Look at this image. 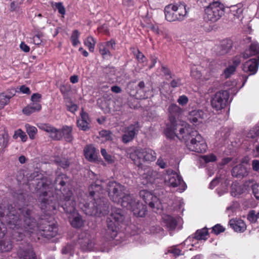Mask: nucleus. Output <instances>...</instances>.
Returning <instances> with one entry per match:
<instances>
[{"instance_id":"69168bd1","label":"nucleus","mask_w":259,"mask_h":259,"mask_svg":"<svg viewBox=\"0 0 259 259\" xmlns=\"http://www.w3.org/2000/svg\"><path fill=\"white\" fill-rule=\"evenodd\" d=\"M99 52L103 58H105L107 56H111L112 55L109 50L104 46L100 47Z\"/></svg>"},{"instance_id":"7c9ffc66","label":"nucleus","mask_w":259,"mask_h":259,"mask_svg":"<svg viewBox=\"0 0 259 259\" xmlns=\"http://www.w3.org/2000/svg\"><path fill=\"white\" fill-rule=\"evenodd\" d=\"M84 155L90 161H94L97 159V154L96 148L92 145H87L83 150Z\"/></svg>"},{"instance_id":"774afa93","label":"nucleus","mask_w":259,"mask_h":259,"mask_svg":"<svg viewBox=\"0 0 259 259\" xmlns=\"http://www.w3.org/2000/svg\"><path fill=\"white\" fill-rule=\"evenodd\" d=\"M252 190L254 197L257 200H259V183L253 185Z\"/></svg>"},{"instance_id":"c85d7f7f","label":"nucleus","mask_w":259,"mask_h":259,"mask_svg":"<svg viewBox=\"0 0 259 259\" xmlns=\"http://www.w3.org/2000/svg\"><path fill=\"white\" fill-rule=\"evenodd\" d=\"M241 58L240 55L236 56L228 62V78L235 72L237 67L241 63Z\"/></svg>"},{"instance_id":"7ed1b4c3","label":"nucleus","mask_w":259,"mask_h":259,"mask_svg":"<svg viewBox=\"0 0 259 259\" xmlns=\"http://www.w3.org/2000/svg\"><path fill=\"white\" fill-rule=\"evenodd\" d=\"M180 134L182 135V141L190 151L200 153L206 151L207 145L197 131L185 126L180 128Z\"/></svg>"},{"instance_id":"412c9836","label":"nucleus","mask_w":259,"mask_h":259,"mask_svg":"<svg viewBox=\"0 0 259 259\" xmlns=\"http://www.w3.org/2000/svg\"><path fill=\"white\" fill-rule=\"evenodd\" d=\"M102 181H96L93 183L89 187V191L90 196L92 197L99 198L102 197L100 194L104 191L103 186L102 185Z\"/></svg>"},{"instance_id":"f704fd0d","label":"nucleus","mask_w":259,"mask_h":259,"mask_svg":"<svg viewBox=\"0 0 259 259\" xmlns=\"http://www.w3.org/2000/svg\"><path fill=\"white\" fill-rule=\"evenodd\" d=\"M41 109V106L39 103H32L24 107L22 112L26 115H30L35 112L40 111Z\"/></svg>"},{"instance_id":"864d4df0","label":"nucleus","mask_w":259,"mask_h":259,"mask_svg":"<svg viewBox=\"0 0 259 259\" xmlns=\"http://www.w3.org/2000/svg\"><path fill=\"white\" fill-rule=\"evenodd\" d=\"M102 68L103 72L108 75H114L116 72V69L113 66L110 65L102 66Z\"/></svg>"},{"instance_id":"0e129e2a","label":"nucleus","mask_w":259,"mask_h":259,"mask_svg":"<svg viewBox=\"0 0 259 259\" xmlns=\"http://www.w3.org/2000/svg\"><path fill=\"white\" fill-rule=\"evenodd\" d=\"M60 90L61 94L65 97L67 96L68 93L71 91V88L69 85L63 84L60 86Z\"/></svg>"},{"instance_id":"f3484780","label":"nucleus","mask_w":259,"mask_h":259,"mask_svg":"<svg viewBox=\"0 0 259 259\" xmlns=\"http://www.w3.org/2000/svg\"><path fill=\"white\" fill-rule=\"evenodd\" d=\"M181 127L185 126L178 123H170V124L167 125L165 131L166 136L170 139H173L176 136L182 141V135L180 134V130Z\"/></svg>"},{"instance_id":"603ef678","label":"nucleus","mask_w":259,"mask_h":259,"mask_svg":"<svg viewBox=\"0 0 259 259\" xmlns=\"http://www.w3.org/2000/svg\"><path fill=\"white\" fill-rule=\"evenodd\" d=\"M79 35L80 33L77 30H74L72 32V34L70 37V39L71 40L72 45L74 47L76 46L78 44L80 43L78 40Z\"/></svg>"},{"instance_id":"39448f33","label":"nucleus","mask_w":259,"mask_h":259,"mask_svg":"<svg viewBox=\"0 0 259 259\" xmlns=\"http://www.w3.org/2000/svg\"><path fill=\"white\" fill-rule=\"evenodd\" d=\"M125 219L123 211L118 208H114L109 216L107 218V237L114 239L119 230V227Z\"/></svg>"},{"instance_id":"58836bf2","label":"nucleus","mask_w":259,"mask_h":259,"mask_svg":"<svg viewBox=\"0 0 259 259\" xmlns=\"http://www.w3.org/2000/svg\"><path fill=\"white\" fill-rule=\"evenodd\" d=\"M13 247V242L8 239L3 240H0V251L8 252L11 250Z\"/></svg>"},{"instance_id":"bf43d9fd","label":"nucleus","mask_w":259,"mask_h":259,"mask_svg":"<svg viewBox=\"0 0 259 259\" xmlns=\"http://www.w3.org/2000/svg\"><path fill=\"white\" fill-rule=\"evenodd\" d=\"M218 1H214V0H203L200 1V4H201V6L204 8V13L205 12V10H206L208 7L212 6V4L214 3H217Z\"/></svg>"},{"instance_id":"393cba45","label":"nucleus","mask_w":259,"mask_h":259,"mask_svg":"<svg viewBox=\"0 0 259 259\" xmlns=\"http://www.w3.org/2000/svg\"><path fill=\"white\" fill-rule=\"evenodd\" d=\"M204 113L200 109L193 110L189 112L188 118L193 124L200 122L204 118Z\"/></svg>"},{"instance_id":"9b49d317","label":"nucleus","mask_w":259,"mask_h":259,"mask_svg":"<svg viewBox=\"0 0 259 259\" xmlns=\"http://www.w3.org/2000/svg\"><path fill=\"white\" fill-rule=\"evenodd\" d=\"M227 91H219L212 97L211 105L217 111L221 110L226 106Z\"/></svg>"},{"instance_id":"4d7b16f0","label":"nucleus","mask_w":259,"mask_h":259,"mask_svg":"<svg viewBox=\"0 0 259 259\" xmlns=\"http://www.w3.org/2000/svg\"><path fill=\"white\" fill-rule=\"evenodd\" d=\"M211 229V233L217 235L220 234L221 233L225 232L226 230L225 228L219 224L214 226Z\"/></svg>"},{"instance_id":"f03ea898","label":"nucleus","mask_w":259,"mask_h":259,"mask_svg":"<svg viewBox=\"0 0 259 259\" xmlns=\"http://www.w3.org/2000/svg\"><path fill=\"white\" fill-rule=\"evenodd\" d=\"M23 215V227L29 233L37 232L42 236L50 238L55 237L58 231L57 222L53 216H44L37 222L33 206H26L21 209Z\"/></svg>"},{"instance_id":"a18cd8bd","label":"nucleus","mask_w":259,"mask_h":259,"mask_svg":"<svg viewBox=\"0 0 259 259\" xmlns=\"http://www.w3.org/2000/svg\"><path fill=\"white\" fill-rule=\"evenodd\" d=\"M186 5L185 3H181L179 5V8L178 10L179 13V16L178 19V21H181L184 19L185 16L187 13V11L186 10Z\"/></svg>"},{"instance_id":"09e8293b","label":"nucleus","mask_w":259,"mask_h":259,"mask_svg":"<svg viewBox=\"0 0 259 259\" xmlns=\"http://www.w3.org/2000/svg\"><path fill=\"white\" fill-rule=\"evenodd\" d=\"M25 127L26 128V132L29 135L30 139L32 140L34 139L35 138V135H36L37 131V128L35 127L31 126L28 124H26L25 125Z\"/></svg>"},{"instance_id":"4468645a","label":"nucleus","mask_w":259,"mask_h":259,"mask_svg":"<svg viewBox=\"0 0 259 259\" xmlns=\"http://www.w3.org/2000/svg\"><path fill=\"white\" fill-rule=\"evenodd\" d=\"M139 196L143 200L146 205H148L152 209H158L159 199L151 192L146 190H142L139 192Z\"/></svg>"},{"instance_id":"338daca9","label":"nucleus","mask_w":259,"mask_h":259,"mask_svg":"<svg viewBox=\"0 0 259 259\" xmlns=\"http://www.w3.org/2000/svg\"><path fill=\"white\" fill-rule=\"evenodd\" d=\"M188 98L185 95L180 96L178 100V103L181 106L186 105L188 102Z\"/></svg>"},{"instance_id":"e2e57ef3","label":"nucleus","mask_w":259,"mask_h":259,"mask_svg":"<svg viewBox=\"0 0 259 259\" xmlns=\"http://www.w3.org/2000/svg\"><path fill=\"white\" fill-rule=\"evenodd\" d=\"M101 153L106 161L109 163L113 162L114 160L112 159V156L107 153L105 149H101Z\"/></svg>"},{"instance_id":"680f3d73","label":"nucleus","mask_w":259,"mask_h":259,"mask_svg":"<svg viewBox=\"0 0 259 259\" xmlns=\"http://www.w3.org/2000/svg\"><path fill=\"white\" fill-rule=\"evenodd\" d=\"M230 8H231V9L230 10L231 12L229 14V16L232 15L233 16L238 17L239 15L242 12V10L241 8H239L235 6H231Z\"/></svg>"},{"instance_id":"6ab92c4d","label":"nucleus","mask_w":259,"mask_h":259,"mask_svg":"<svg viewBox=\"0 0 259 259\" xmlns=\"http://www.w3.org/2000/svg\"><path fill=\"white\" fill-rule=\"evenodd\" d=\"M167 185L172 187L181 186V190L184 191L187 188L186 184L183 181L182 178L177 172L171 174L168 176V179L166 181Z\"/></svg>"},{"instance_id":"a19ab883","label":"nucleus","mask_w":259,"mask_h":259,"mask_svg":"<svg viewBox=\"0 0 259 259\" xmlns=\"http://www.w3.org/2000/svg\"><path fill=\"white\" fill-rule=\"evenodd\" d=\"M207 236H209L208 229L205 227L202 229L197 230L193 238L197 240H206L208 238Z\"/></svg>"},{"instance_id":"4c0bfd02","label":"nucleus","mask_w":259,"mask_h":259,"mask_svg":"<svg viewBox=\"0 0 259 259\" xmlns=\"http://www.w3.org/2000/svg\"><path fill=\"white\" fill-rule=\"evenodd\" d=\"M54 162L58 166H60L63 169L68 168L70 164L67 158L59 156H55Z\"/></svg>"},{"instance_id":"5701e85b","label":"nucleus","mask_w":259,"mask_h":259,"mask_svg":"<svg viewBox=\"0 0 259 259\" xmlns=\"http://www.w3.org/2000/svg\"><path fill=\"white\" fill-rule=\"evenodd\" d=\"M133 212V214L137 217H143L145 216L147 211V206L146 204H143L139 201H136L132 205L131 208H129Z\"/></svg>"},{"instance_id":"f257e3e1","label":"nucleus","mask_w":259,"mask_h":259,"mask_svg":"<svg viewBox=\"0 0 259 259\" xmlns=\"http://www.w3.org/2000/svg\"><path fill=\"white\" fill-rule=\"evenodd\" d=\"M38 193V203L40 208L45 212L52 211L61 208L68 214H74L77 211L76 202L72 196V192L68 190L66 193L63 192L59 199L54 194L52 184L46 178H42L36 184Z\"/></svg>"},{"instance_id":"f8f14e48","label":"nucleus","mask_w":259,"mask_h":259,"mask_svg":"<svg viewBox=\"0 0 259 259\" xmlns=\"http://www.w3.org/2000/svg\"><path fill=\"white\" fill-rule=\"evenodd\" d=\"M259 65V56L257 58H252L245 62L242 65V70L248 74V76L244 75L243 76L245 80L243 83L244 84L247 81L248 76L255 74L258 69Z\"/></svg>"},{"instance_id":"49530a36","label":"nucleus","mask_w":259,"mask_h":259,"mask_svg":"<svg viewBox=\"0 0 259 259\" xmlns=\"http://www.w3.org/2000/svg\"><path fill=\"white\" fill-rule=\"evenodd\" d=\"M142 178L146 181L145 184L152 183L154 180L152 177V171L150 169L145 170L142 175Z\"/></svg>"},{"instance_id":"e433bc0d","label":"nucleus","mask_w":259,"mask_h":259,"mask_svg":"<svg viewBox=\"0 0 259 259\" xmlns=\"http://www.w3.org/2000/svg\"><path fill=\"white\" fill-rule=\"evenodd\" d=\"M136 80L131 81L127 83L126 91L131 96L138 98V95L139 93V90L137 89V85L135 84Z\"/></svg>"},{"instance_id":"79ce46f5","label":"nucleus","mask_w":259,"mask_h":259,"mask_svg":"<svg viewBox=\"0 0 259 259\" xmlns=\"http://www.w3.org/2000/svg\"><path fill=\"white\" fill-rule=\"evenodd\" d=\"M164 14L165 19L169 22H173L178 21V19L176 17V14H175L174 11L170 10L169 6H166L164 8Z\"/></svg>"},{"instance_id":"2eb2a0df","label":"nucleus","mask_w":259,"mask_h":259,"mask_svg":"<svg viewBox=\"0 0 259 259\" xmlns=\"http://www.w3.org/2000/svg\"><path fill=\"white\" fill-rule=\"evenodd\" d=\"M70 179L66 174H61L57 176L54 181V186L56 190L60 191L59 195H62V193H66L68 189L66 188L70 184Z\"/></svg>"},{"instance_id":"de8ad7c7","label":"nucleus","mask_w":259,"mask_h":259,"mask_svg":"<svg viewBox=\"0 0 259 259\" xmlns=\"http://www.w3.org/2000/svg\"><path fill=\"white\" fill-rule=\"evenodd\" d=\"M84 45L88 47L90 52H93L94 51L95 41L92 36H88L84 41Z\"/></svg>"},{"instance_id":"3c124183","label":"nucleus","mask_w":259,"mask_h":259,"mask_svg":"<svg viewBox=\"0 0 259 259\" xmlns=\"http://www.w3.org/2000/svg\"><path fill=\"white\" fill-rule=\"evenodd\" d=\"M20 137L21 141L23 142H26L27 140V136L26 134L21 129H18L15 132L13 136V139H16L18 137Z\"/></svg>"},{"instance_id":"4be33fe9","label":"nucleus","mask_w":259,"mask_h":259,"mask_svg":"<svg viewBox=\"0 0 259 259\" xmlns=\"http://www.w3.org/2000/svg\"><path fill=\"white\" fill-rule=\"evenodd\" d=\"M182 112V109L175 104H172L168 107L169 120L170 123H177V120L179 119Z\"/></svg>"},{"instance_id":"423d86ee","label":"nucleus","mask_w":259,"mask_h":259,"mask_svg":"<svg viewBox=\"0 0 259 259\" xmlns=\"http://www.w3.org/2000/svg\"><path fill=\"white\" fill-rule=\"evenodd\" d=\"M23 207L19 209V212L12 205H8V208L6 210H0V218H3V220L5 221L8 226L12 230H19L21 225V221L20 219V214L21 209Z\"/></svg>"},{"instance_id":"13d9d810","label":"nucleus","mask_w":259,"mask_h":259,"mask_svg":"<svg viewBox=\"0 0 259 259\" xmlns=\"http://www.w3.org/2000/svg\"><path fill=\"white\" fill-rule=\"evenodd\" d=\"M258 136H259V126L253 127L247 134V137L251 139H254Z\"/></svg>"},{"instance_id":"b1692460","label":"nucleus","mask_w":259,"mask_h":259,"mask_svg":"<svg viewBox=\"0 0 259 259\" xmlns=\"http://www.w3.org/2000/svg\"><path fill=\"white\" fill-rule=\"evenodd\" d=\"M229 224L232 230L237 233H243L246 230V225L245 222L239 218L230 220Z\"/></svg>"},{"instance_id":"37998d69","label":"nucleus","mask_w":259,"mask_h":259,"mask_svg":"<svg viewBox=\"0 0 259 259\" xmlns=\"http://www.w3.org/2000/svg\"><path fill=\"white\" fill-rule=\"evenodd\" d=\"M9 137L7 133L4 132L0 133V146L2 148L1 152H4L5 149L9 144Z\"/></svg>"},{"instance_id":"0eeeda50","label":"nucleus","mask_w":259,"mask_h":259,"mask_svg":"<svg viewBox=\"0 0 259 259\" xmlns=\"http://www.w3.org/2000/svg\"><path fill=\"white\" fill-rule=\"evenodd\" d=\"M225 10L224 5L218 1L205 10L203 19L207 23H214L225 14Z\"/></svg>"},{"instance_id":"cd10ccee","label":"nucleus","mask_w":259,"mask_h":259,"mask_svg":"<svg viewBox=\"0 0 259 259\" xmlns=\"http://www.w3.org/2000/svg\"><path fill=\"white\" fill-rule=\"evenodd\" d=\"M241 58L240 55L236 56L228 62V78L235 72L237 67L241 63Z\"/></svg>"},{"instance_id":"c756f323","label":"nucleus","mask_w":259,"mask_h":259,"mask_svg":"<svg viewBox=\"0 0 259 259\" xmlns=\"http://www.w3.org/2000/svg\"><path fill=\"white\" fill-rule=\"evenodd\" d=\"M142 160L143 162H152L156 159V152L150 148H142Z\"/></svg>"},{"instance_id":"6e6d98bb","label":"nucleus","mask_w":259,"mask_h":259,"mask_svg":"<svg viewBox=\"0 0 259 259\" xmlns=\"http://www.w3.org/2000/svg\"><path fill=\"white\" fill-rule=\"evenodd\" d=\"M10 101V99L7 96L5 93L0 94V109L3 108L7 105Z\"/></svg>"},{"instance_id":"20e7f679","label":"nucleus","mask_w":259,"mask_h":259,"mask_svg":"<svg viewBox=\"0 0 259 259\" xmlns=\"http://www.w3.org/2000/svg\"><path fill=\"white\" fill-rule=\"evenodd\" d=\"M38 127L49 134V137L55 141H60L63 138L66 142L71 143L73 140L72 127L63 125L60 129H57L49 123H41Z\"/></svg>"},{"instance_id":"5fc2aeb1","label":"nucleus","mask_w":259,"mask_h":259,"mask_svg":"<svg viewBox=\"0 0 259 259\" xmlns=\"http://www.w3.org/2000/svg\"><path fill=\"white\" fill-rule=\"evenodd\" d=\"M89 123L86 120L79 119L77 121V125L78 127L83 131H86L90 129Z\"/></svg>"},{"instance_id":"8fccbe9b","label":"nucleus","mask_w":259,"mask_h":259,"mask_svg":"<svg viewBox=\"0 0 259 259\" xmlns=\"http://www.w3.org/2000/svg\"><path fill=\"white\" fill-rule=\"evenodd\" d=\"M81 247L83 251H90L93 248L92 241L88 239H85L80 242Z\"/></svg>"},{"instance_id":"9d476101","label":"nucleus","mask_w":259,"mask_h":259,"mask_svg":"<svg viewBox=\"0 0 259 259\" xmlns=\"http://www.w3.org/2000/svg\"><path fill=\"white\" fill-rule=\"evenodd\" d=\"M141 126L138 121L134 122L125 128L124 134L122 136V141L126 144L131 142L138 135Z\"/></svg>"},{"instance_id":"c03bdc74","label":"nucleus","mask_w":259,"mask_h":259,"mask_svg":"<svg viewBox=\"0 0 259 259\" xmlns=\"http://www.w3.org/2000/svg\"><path fill=\"white\" fill-rule=\"evenodd\" d=\"M237 84V82L236 80L232 81L231 84L228 83V100L230 94L235 95L237 93L238 87Z\"/></svg>"},{"instance_id":"1a4fd4ad","label":"nucleus","mask_w":259,"mask_h":259,"mask_svg":"<svg viewBox=\"0 0 259 259\" xmlns=\"http://www.w3.org/2000/svg\"><path fill=\"white\" fill-rule=\"evenodd\" d=\"M227 172L224 169H220L216 177L211 181L209 184V188L212 189H213L219 183H221L222 184H224L225 188L221 189L218 188L217 189V192L218 195L221 196L224 194L226 192L227 186Z\"/></svg>"},{"instance_id":"473e14b6","label":"nucleus","mask_w":259,"mask_h":259,"mask_svg":"<svg viewBox=\"0 0 259 259\" xmlns=\"http://www.w3.org/2000/svg\"><path fill=\"white\" fill-rule=\"evenodd\" d=\"M82 211L85 214L90 216L96 217L97 210L94 201L90 203H85L81 207Z\"/></svg>"},{"instance_id":"72a5a7b5","label":"nucleus","mask_w":259,"mask_h":259,"mask_svg":"<svg viewBox=\"0 0 259 259\" xmlns=\"http://www.w3.org/2000/svg\"><path fill=\"white\" fill-rule=\"evenodd\" d=\"M244 191V187L237 183L233 182L231 186L230 194L235 197H238L243 193Z\"/></svg>"},{"instance_id":"052dcab7","label":"nucleus","mask_w":259,"mask_h":259,"mask_svg":"<svg viewBox=\"0 0 259 259\" xmlns=\"http://www.w3.org/2000/svg\"><path fill=\"white\" fill-rule=\"evenodd\" d=\"M247 220L251 223H255L257 221L256 211L255 210H251L247 214Z\"/></svg>"},{"instance_id":"bb28decb","label":"nucleus","mask_w":259,"mask_h":259,"mask_svg":"<svg viewBox=\"0 0 259 259\" xmlns=\"http://www.w3.org/2000/svg\"><path fill=\"white\" fill-rule=\"evenodd\" d=\"M18 255L20 259H36V256L33 248L29 245L26 248L20 249Z\"/></svg>"},{"instance_id":"ea45409f","label":"nucleus","mask_w":259,"mask_h":259,"mask_svg":"<svg viewBox=\"0 0 259 259\" xmlns=\"http://www.w3.org/2000/svg\"><path fill=\"white\" fill-rule=\"evenodd\" d=\"M130 50L136 57L139 63H142L147 62V59L145 55L139 50L135 47H131Z\"/></svg>"},{"instance_id":"dca6fc26","label":"nucleus","mask_w":259,"mask_h":259,"mask_svg":"<svg viewBox=\"0 0 259 259\" xmlns=\"http://www.w3.org/2000/svg\"><path fill=\"white\" fill-rule=\"evenodd\" d=\"M244 160L241 163L234 166L231 170L232 176L238 179H242L247 177L249 172V168L243 164Z\"/></svg>"},{"instance_id":"2f4dec72","label":"nucleus","mask_w":259,"mask_h":259,"mask_svg":"<svg viewBox=\"0 0 259 259\" xmlns=\"http://www.w3.org/2000/svg\"><path fill=\"white\" fill-rule=\"evenodd\" d=\"M69 218L72 227L78 229L83 225V222L82 217L77 211L74 214H70Z\"/></svg>"},{"instance_id":"aec40b11","label":"nucleus","mask_w":259,"mask_h":259,"mask_svg":"<svg viewBox=\"0 0 259 259\" xmlns=\"http://www.w3.org/2000/svg\"><path fill=\"white\" fill-rule=\"evenodd\" d=\"M250 37H247L245 41L247 43H250L249 48L242 54L244 59H247L251 56L259 55V44L257 42H252Z\"/></svg>"},{"instance_id":"ddd939ff","label":"nucleus","mask_w":259,"mask_h":259,"mask_svg":"<svg viewBox=\"0 0 259 259\" xmlns=\"http://www.w3.org/2000/svg\"><path fill=\"white\" fill-rule=\"evenodd\" d=\"M94 203L97 210L96 217H100L107 214L109 212V202L107 198L102 196L94 198Z\"/></svg>"},{"instance_id":"c9c22d12","label":"nucleus","mask_w":259,"mask_h":259,"mask_svg":"<svg viewBox=\"0 0 259 259\" xmlns=\"http://www.w3.org/2000/svg\"><path fill=\"white\" fill-rule=\"evenodd\" d=\"M135 201L136 200H134L130 194H126L125 192L123 197L121 198V200L119 203H120L123 207L129 209L130 208H131L132 205Z\"/></svg>"},{"instance_id":"a878e982","label":"nucleus","mask_w":259,"mask_h":259,"mask_svg":"<svg viewBox=\"0 0 259 259\" xmlns=\"http://www.w3.org/2000/svg\"><path fill=\"white\" fill-rule=\"evenodd\" d=\"M163 223L169 231L174 230L178 225L176 218L172 215L164 214L162 216Z\"/></svg>"},{"instance_id":"6e6552de","label":"nucleus","mask_w":259,"mask_h":259,"mask_svg":"<svg viewBox=\"0 0 259 259\" xmlns=\"http://www.w3.org/2000/svg\"><path fill=\"white\" fill-rule=\"evenodd\" d=\"M107 191L110 199L114 202L119 203L121 198L124 196L126 188L125 186L114 181H109L107 184Z\"/></svg>"},{"instance_id":"a211bd4d","label":"nucleus","mask_w":259,"mask_h":259,"mask_svg":"<svg viewBox=\"0 0 259 259\" xmlns=\"http://www.w3.org/2000/svg\"><path fill=\"white\" fill-rule=\"evenodd\" d=\"M127 154L134 162V163L139 167L142 168L143 166V160L142 148L134 149L131 148L127 151Z\"/></svg>"}]
</instances>
